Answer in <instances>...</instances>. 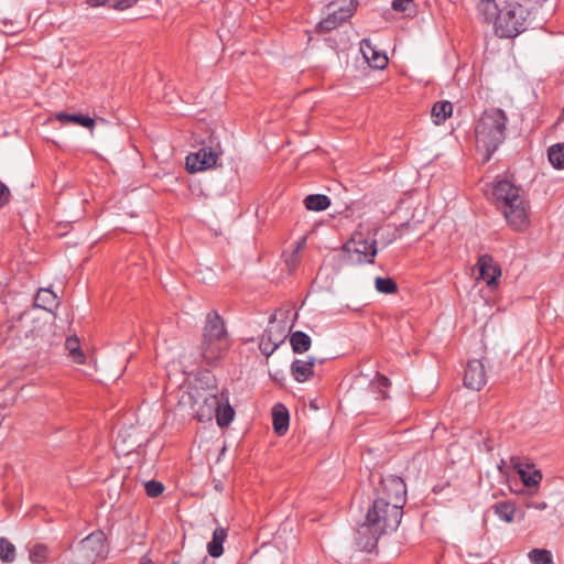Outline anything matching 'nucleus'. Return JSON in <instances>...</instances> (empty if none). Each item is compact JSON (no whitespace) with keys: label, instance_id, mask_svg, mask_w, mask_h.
Wrapping results in <instances>:
<instances>
[{"label":"nucleus","instance_id":"nucleus-39","mask_svg":"<svg viewBox=\"0 0 564 564\" xmlns=\"http://www.w3.org/2000/svg\"><path fill=\"white\" fill-rule=\"evenodd\" d=\"M3 24L6 26V29L3 30V32L6 34H14V33H17L19 31L18 29L13 28V23L12 22L10 23V26L8 25L7 21H4Z\"/></svg>","mask_w":564,"mask_h":564},{"label":"nucleus","instance_id":"nucleus-1","mask_svg":"<svg viewBox=\"0 0 564 564\" xmlns=\"http://www.w3.org/2000/svg\"><path fill=\"white\" fill-rule=\"evenodd\" d=\"M492 194L509 226L518 231L524 230L529 226V204L520 188L509 180H498Z\"/></svg>","mask_w":564,"mask_h":564},{"label":"nucleus","instance_id":"nucleus-23","mask_svg":"<svg viewBox=\"0 0 564 564\" xmlns=\"http://www.w3.org/2000/svg\"><path fill=\"white\" fill-rule=\"evenodd\" d=\"M34 305L51 312L57 305L56 295L48 289H40L34 299Z\"/></svg>","mask_w":564,"mask_h":564},{"label":"nucleus","instance_id":"nucleus-25","mask_svg":"<svg viewBox=\"0 0 564 564\" xmlns=\"http://www.w3.org/2000/svg\"><path fill=\"white\" fill-rule=\"evenodd\" d=\"M330 199L327 195L312 194L305 197L304 206L308 210L322 212L329 207Z\"/></svg>","mask_w":564,"mask_h":564},{"label":"nucleus","instance_id":"nucleus-5","mask_svg":"<svg viewBox=\"0 0 564 564\" xmlns=\"http://www.w3.org/2000/svg\"><path fill=\"white\" fill-rule=\"evenodd\" d=\"M47 325L37 318L31 316L30 313H23L9 327V337L17 345L30 349L39 346L45 336Z\"/></svg>","mask_w":564,"mask_h":564},{"label":"nucleus","instance_id":"nucleus-26","mask_svg":"<svg viewBox=\"0 0 564 564\" xmlns=\"http://www.w3.org/2000/svg\"><path fill=\"white\" fill-rule=\"evenodd\" d=\"M65 349L76 364H84L86 360L85 354L80 348L79 339L76 336L67 337L65 341Z\"/></svg>","mask_w":564,"mask_h":564},{"label":"nucleus","instance_id":"nucleus-29","mask_svg":"<svg viewBox=\"0 0 564 564\" xmlns=\"http://www.w3.org/2000/svg\"><path fill=\"white\" fill-rule=\"evenodd\" d=\"M547 156L555 169H564V143L552 145L549 149Z\"/></svg>","mask_w":564,"mask_h":564},{"label":"nucleus","instance_id":"nucleus-34","mask_svg":"<svg viewBox=\"0 0 564 564\" xmlns=\"http://www.w3.org/2000/svg\"><path fill=\"white\" fill-rule=\"evenodd\" d=\"M278 346L279 345L276 343L271 340L270 336L265 337L263 335L259 344V349L264 356L269 357L275 351Z\"/></svg>","mask_w":564,"mask_h":564},{"label":"nucleus","instance_id":"nucleus-11","mask_svg":"<svg viewBox=\"0 0 564 564\" xmlns=\"http://www.w3.org/2000/svg\"><path fill=\"white\" fill-rule=\"evenodd\" d=\"M218 153L212 148H202L196 153L186 156V169L191 173L204 171L216 164Z\"/></svg>","mask_w":564,"mask_h":564},{"label":"nucleus","instance_id":"nucleus-16","mask_svg":"<svg viewBox=\"0 0 564 564\" xmlns=\"http://www.w3.org/2000/svg\"><path fill=\"white\" fill-rule=\"evenodd\" d=\"M316 358L295 359L291 364V373L297 382H305L314 376V366Z\"/></svg>","mask_w":564,"mask_h":564},{"label":"nucleus","instance_id":"nucleus-27","mask_svg":"<svg viewBox=\"0 0 564 564\" xmlns=\"http://www.w3.org/2000/svg\"><path fill=\"white\" fill-rule=\"evenodd\" d=\"M495 514L502 521L510 523L514 519L516 506L510 501H499L494 506Z\"/></svg>","mask_w":564,"mask_h":564},{"label":"nucleus","instance_id":"nucleus-21","mask_svg":"<svg viewBox=\"0 0 564 564\" xmlns=\"http://www.w3.org/2000/svg\"><path fill=\"white\" fill-rule=\"evenodd\" d=\"M227 538V530L218 527L213 532L212 541L207 544L208 554L212 557H219L224 553L223 544Z\"/></svg>","mask_w":564,"mask_h":564},{"label":"nucleus","instance_id":"nucleus-41","mask_svg":"<svg viewBox=\"0 0 564 564\" xmlns=\"http://www.w3.org/2000/svg\"><path fill=\"white\" fill-rule=\"evenodd\" d=\"M397 289H398L397 283L390 279V295L395 294Z\"/></svg>","mask_w":564,"mask_h":564},{"label":"nucleus","instance_id":"nucleus-40","mask_svg":"<svg viewBox=\"0 0 564 564\" xmlns=\"http://www.w3.org/2000/svg\"><path fill=\"white\" fill-rule=\"evenodd\" d=\"M529 508H534V509H539V510H543L546 508V503L545 502H533V503H530L528 505Z\"/></svg>","mask_w":564,"mask_h":564},{"label":"nucleus","instance_id":"nucleus-32","mask_svg":"<svg viewBox=\"0 0 564 564\" xmlns=\"http://www.w3.org/2000/svg\"><path fill=\"white\" fill-rule=\"evenodd\" d=\"M529 560L533 564H551L552 563V554L550 551L544 549H533L528 554Z\"/></svg>","mask_w":564,"mask_h":564},{"label":"nucleus","instance_id":"nucleus-38","mask_svg":"<svg viewBox=\"0 0 564 564\" xmlns=\"http://www.w3.org/2000/svg\"><path fill=\"white\" fill-rule=\"evenodd\" d=\"M376 288L379 292L388 294V278H377Z\"/></svg>","mask_w":564,"mask_h":564},{"label":"nucleus","instance_id":"nucleus-6","mask_svg":"<svg viewBox=\"0 0 564 564\" xmlns=\"http://www.w3.org/2000/svg\"><path fill=\"white\" fill-rule=\"evenodd\" d=\"M528 15L529 11L522 4L507 2L506 6L501 8L495 33L499 37H516L527 29L525 22Z\"/></svg>","mask_w":564,"mask_h":564},{"label":"nucleus","instance_id":"nucleus-9","mask_svg":"<svg viewBox=\"0 0 564 564\" xmlns=\"http://www.w3.org/2000/svg\"><path fill=\"white\" fill-rule=\"evenodd\" d=\"M357 6V0H349L347 6H339L337 1L329 3L327 6V15L318 22L316 31L325 33L335 30L354 15Z\"/></svg>","mask_w":564,"mask_h":564},{"label":"nucleus","instance_id":"nucleus-18","mask_svg":"<svg viewBox=\"0 0 564 564\" xmlns=\"http://www.w3.org/2000/svg\"><path fill=\"white\" fill-rule=\"evenodd\" d=\"M513 467L525 487H538L541 482L542 474L539 469L532 468L529 464L523 465L521 463H514Z\"/></svg>","mask_w":564,"mask_h":564},{"label":"nucleus","instance_id":"nucleus-35","mask_svg":"<svg viewBox=\"0 0 564 564\" xmlns=\"http://www.w3.org/2000/svg\"><path fill=\"white\" fill-rule=\"evenodd\" d=\"M144 488L147 495L151 498L159 497L164 490L163 484L156 480L147 481Z\"/></svg>","mask_w":564,"mask_h":564},{"label":"nucleus","instance_id":"nucleus-24","mask_svg":"<svg viewBox=\"0 0 564 564\" xmlns=\"http://www.w3.org/2000/svg\"><path fill=\"white\" fill-rule=\"evenodd\" d=\"M290 344L295 354H303L310 349L312 340L306 333L296 330L291 333Z\"/></svg>","mask_w":564,"mask_h":564},{"label":"nucleus","instance_id":"nucleus-31","mask_svg":"<svg viewBox=\"0 0 564 564\" xmlns=\"http://www.w3.org/2000/svg\"><path fill=\"white\" fill-rule=\"evenodd\" d=\"M391 8L394 11L404 13L406 17L413 15L416 12L414 0H392Z\"/></svg>","mask_w":564,"mask_h":564},{"label":"nucleus","instance_id":"nucleus-10","mask_svg":"<svg viewBox=\"0 0 564 564\" xmlns=\"http://www.w3.org/2000/svg\"><path fill=\"white\" fill-rule=\"evenodd\" d=\"M406 501V486L402 478L390 477V505L393 507L390 518L394 519L395 527L401 523L402 508Z\"/></svg>","mask_w":564,"mask_h":564},{"label":"nucleus","instance_id":"nucleus-28","mask_svg":"<svg viewBox=\"0 0 564 564\" xmlns=\"http://www.w3.org/2000/svg\"><path fill=\"white\" fill-rule=\"evenodd\" d=\"M234 415H235V411L231 408V405L228 403V401L224 402L221 408H219V410H217L215 413L217 424L220 427L228 426L231 423V421L234 420Z\"/></svg>","mask_w":564,"mask_h":564},{"label":"nucleus","instance_id":"nucleus-42","mask_svg":"<svg viewBox=\"0 0 564 564\" xmlns=\"http://www.w3.org/2000/svg\"><path fill=\"white\" fill-rule=\"evenodd\" d=\"M139 564H153L152 560L147 555L142 556Z\"/></svg>","mask_w":564,"mask_h":564},{"label":"nucleus","instance_id":"nucleus-22","mask_svg":"<svg viewBox=\"0 0 564 564\" xmlns=\"http://www.w3.org/2000/svg\"><path fill=\"white\" fill-rule=\"evenodd\" d=\"M453 113V105L449 101H437L433 105L431 117L435 124H442Z\"/></svg>","mask_w":564,"mask_h":564},{"label":"nucleus","instance_id":"nucleus-4","mask_svg":"<svg viewBox=\"0 0 564 564\" xmlns=\"http://www.w3.org/2000/svg\"><path fill=\"white\" fill-rule=\"evenodd\" d=\"M229 347L225 321L217 311H210L203 328L200 354L208 365L218 361Z\"/></svg>","mask_w":564,"mask_h":564},{"label":"nucleus","instance_id":"nucleus-14","mask_svg":"<svg viewBox=\"0 0 564 564\" xmlns=\"http://www.w3.org/2000/svg\"><path fill=\"white\" fill-rule=\"evenodd\" d=\"M360 52L368 63L375 69H384L388 66V55L384 51H380L369 39L360 42Z\"/></svg>","mask_w":564,"mask_h":564},{"label":"nucleus","instance_id":"nucleus-20","mask_svg":"<svg viewBox=\"0 0 564 564\" xmlns=\"http://www.w3.org/2000/svg\"><path fill=\"white\" fill-rule=\"evenodd\" d=\"M55 117L62 123L78 124L90 130L95 127V119L82 113L57 112Z\"/></svg>","mask_w":564,"mask_h":564},{"label":"nucleus","instance_id":"nucleus-7","mask_svg":"<svg viewBox=\"0 0 564 564\" xmlns=\"http://www.w3.org/2000/svg\"><path fill=\"white\" fill-rule=\"evenodd\" d=\"M376 253L375 241L368 242L361 234H357L344 245L341 259L346 265L370 263Z\"/></svg>","mask_w":564,"mask_h":564},{"label":"nucleus","instance_id":"nucleus-36","mask_svg":"<svg viewBox=\"0 0 564 564\" xmlns=\"http://www.w3.org/2000/svg\"><path fill=\"white\" fill-rule=\"evenodd\" d=\"M10 200V189L0 181V208Z\"/></svg>","mask_w":564,"mask_h":564},{"label":"nucleus","instance_id":"nucleus-19","mask_svg":"<svg viewBox=\"0 0 564 564\" xmlns=\"http://www.w3.org/2000/svg\"><path fill=\"white\" fill-rule=\"evenodd\" d=\"M273 430L279 436H283L290 422V415L288 409L282 404L278 403L272 409Z\"/></svg>","mask_w":564,"mask_h":564},{"label":"nucleus","instance_id":"nucleus-8","mask_svg":"<svg viewBox=\"0 0 564 564\" xmlns=\"http://www.w3.org/2000/svg\"><path fill=\"white\" fill-rule=\"evenodd\" d=\"M77 556L85 564L95 563L107 557L108 547L102 531H95L83 539L76 549Z\"/></svg>","mask_w":564,"mask_h":564},{"label":"nucleus","instance_id":"nucleus-17","mask_svg":"<svg viewBox=\"0 0 564 564\" xmlns=\"http://www.w3.org/2000/svg\"><path fill=\"white\" fill-rule=\"evenodd\" d=\"M500 11L495 0H480L477 4L478 18L485 23H492L495 28Z\"/></svg>","mask_w":564,"mask_h":564},{"label":"nucleus","instance_id":"nucleus-37","mask_svg":"<svg viewBox=\"0 0 564 564\" xmlns=\"http://www.w3.org/2000/svg\"><path fill=\"white\" fill-rule=\"evenodd\" d=\"M138 0H115L113 7L119 10L131 8Z\"/></svg>","mask_w":564,"mask_h":564},{"label":"nucleus","instance_id":"nucleus-2","mask_svg":"<svg viewBox=\"0 0 564 564\" xmlns=\"http://www.w3.org/2000/svg\"><path fill=\"white\" fill-rule=\"evenodd\" d=\"M388 524V500L377 498L369 508L365 522L356 530L355 543L361 551L371 552Z\"/></svg>","mask_w":564,"mask_h":564},{"label":"nucleus","instance_id":"nucleus-43","mask_svg":"<svg viewBox=\"0 0 564 564\" xmlns=\"http://www.w3.org/2000/svg\"><path fill=\"white\" fill-rule=\"evenodd\" d=\"M403 329H404V330L410 329V323H409V321H406V322H404V323H401V324L399 325V330H403Z\"/></svg>","mask_w":564,"mask_h":564},{"label":"nucleus","instance_id":"nucleus-30","mask_svg":"<svg viewBox=\"0 0 564 564\" xmlns=\"http://www.w3.org/2000/svg\"><path fill=\"white\" fill-rule=\"evenodd\" d=\"M0 560L12 563L15 560V546L6 538H0Z\"/></svg>","mask_w":564,"mask_h":564},{"label":"nucleus","instance_id":"nucleus-3","mask_svg":"<svg viewBox=\"0 0 564 564\" xmlns=\"http://www.w3.org/2000/svg\"><path fill=\"white\" fill-rule=\"evenodd\" d=\"M506 123L505 111L497 108L486 110L477 121L475 127L476 144L486 151V161L505 140Z\"/></svg>","mask_w":564,"mask_h":564},{"label":"nucleus","instance_id":"nucleus-12","mask_svg":"<svg viewBox=\"0 0 564 564\" xmlns=\"http://www.w3.org/2000/svg\"><path fill=\"white\" fill-rule=\"evenodd\" d=\"M487 382V376L484 364L478 359H473L467 364L464 384L468 389L479 391Z\"/></svg>","mask_w":564,"mask_h":564},{"label":"nucleus","instance_id":"nucleus-13","mask_svg":"<svg viewBox=\"0 0 564 564\" xmlns=\"http://www.w3.org/2000/svg\"><path fill=\"white\" fill-rule=\"evenodd\" d=\"M477 268L479 270V276L487 285L491 289L498 286L499 279L501 276L500 267L494 261V258L489 254H481L477 261Z\"/></svg>","mask_w":564,"mask_h":564},{"label":"nucleus","instance_id":"nucleus-15","mask_svg":"<svg viewBox=\"0 0 564 564\" xmlns=\"http://www.w3.org/2000/svg\"><path fill=\"white\" fill-rule=\"evenodd\" d=\"M224 402H227V395L225 392L220 394L212 393L204 399V405L197 412V416L199 421L212 420L213 415H215L216 411L221 408Z\"/></svg>","mask_w":564,"mask_h":564},{"label":"nucleus","instance_id":"nucleus-44","mask_svg":"<svg viewBox=\"0 0 564 564\" xmlns=\"http://www.w3.org/2000/svg\"><path fill=\"white\" fill-rule=\"evenodd\" d=\"M380 378H381V380H382V381H381V384H382L384 388H387V387H388V378H386L384 376H380Z\"/></svg>","mask_w":564,"mask_h":564},{"label":"nucleus","instance_id":"nucleus-33","mask_svg":"<svg viewBox=\"0 0 564 564\" xmlns=\"http://www.w3.org/2000/svg\"><path fill=\"white\" fill-rule=\"evenodd\" d=\"M48 549L43 544H36L30 550V561L34 564H42L47 560Z\"/></svg>","mask_w":564,"mask_h":564}]
</instances>
